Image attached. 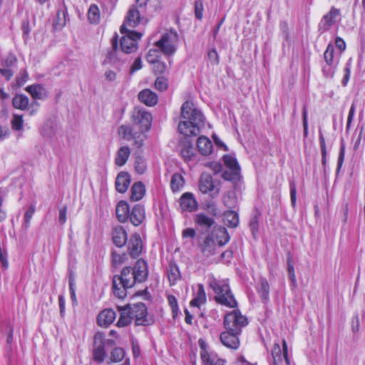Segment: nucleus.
<instances>
[{"mask_svg":"<svg viewBox=\"0 0 365 365\" xmlns=\"http://www.w3.org/2000/svg\"><path fill=\"white\" fill-rule=\"evenodd\" d=\"M148 275L147 263L138 259L134 267L123 268L120 275H115L113 279V292L119 299L127 296V289L133 287L136 282L141 283Z\"/></svg>","mask_w":365,"mask_h":365,"instance_id":"1","label":"nucleus"},{"mask_svg":"<svg viewBox=\"0 0 365 365\" xmlns=\"http://www.w3.org/2000/svg\"><path fill=\"white\" fill-rule=\"evenodd\" d=\"M181 116L185 120L178 124V130L185 136H197L204 125V116L191 101H185L181 106Z\"/></svg>","mask_w":365,"mask_h":365,"instance_id":"2","label":"nucleus"},{"mask_svg":"<svg viewBox=\"0 0 365 365\" xmlns=\"http://www.w3.org/2000/svg\"><path fill=\"white\" fill-rule=\"evenodd\" d=\"M209 285L215 293V299L218 304L230 308L237 307V301L226 281L212 279L210 281Z\"/></svg>","mask_w":365,"mask_h":365,"instance_id":"3","label":"nucleus"},{"mask_svg":"<svg viewBox=\"0 0 365 365\" xmlns=\"http://www.w3.org/2000/svg\"><path fill=\"white\" fill-rule=\"evenodd\" d=\"M179 36L175 30L164 33L155 46L165 56H173L178 46Z\"/></svg>","mask_w":365,"mask_h":365,"instance_id":"4","label":"nucleus"},{"mask_svg":"<svg viewBox=\"0 0 365 365\" xmlns=\"http://www.w3.org/2000/svg\"><path fill=\"white\" fill-rule=\"evenodd\" d=\"M200 253L197 257L200 262L211 264L217 262L215 255L217 253V243L212 235H209L200 244Z\"/></svg>","mask_w":365,"mask_h":365,"instance_id":"5","label":"nucleus"},{"mask_svg":"<svg viewBox=\"0 0 365 365\" xmlns=\"http://www.w3.org/2000/svg\"><path fill=\"white\" fill-rule=\"evenodd\" d=\"M120 39V49L125 53H132L138 48V41L140 40L143 34L127 29Z\"/></svg>","mask_w":365,"mask_h":365,"instance_id":"6","label":"nucleus"},{"mask_svg":"<svg viewBox=\"0 0 365 365\" xmlns=\"http://www.w3.org/2000/svg\"><path fill=\"white\" fill-rule=\"evenodd\" d=\"M132 319H134L137 326H147L153 322L151 319L148 317V311L145 304L143 302H138L133 304L126 305Z\"/></svg>","mask_w":365,"mask_h":365,"instance_id":"7","label":"nucleus"},{"mask_svg":"<svg viewBox=\"0 0 365 365\" xmlns=\"http://www.w3.org/2000/svg\"><path fill=\"white\" fill-rule=\"evenodd\" d=\"M224 324L227 330L240 334L242 328L245 327L248 322L247 317L239 310H234L225 315Z\"/></svg>","mask_w":365,"mask_h":365,"instance_id":"8","label":"nucleus"},{"mask_svg":"<svg viewBox=\"0 0 365 365\" xmlns=\"http://www.w3.org/2000/svg\"><path fill=\"white\" fill-rule=\"evenodd\" d=\"M132 118L133 127L139 133H142L145 137V133L150 130L151 126V114L144 110H137L133 112Z\"/></svg>","mask_w":365,"mask_h":365,"instance_id":"9","label":"nucleus"},{"mask_svg":"<svg viewBox=\"0 0 365 365\" xmlns=\"http://www.w3.org/2000/svg\"><path fill=\"white\" fill-rule=\"evenodd\" d=\"M119 135L126 140H134V144L140 148L143 145L145 136L142 133H139L134 127L128 125H122L118 129Z\"/></svg>","mask_w":365,"mask_h":365,"instance_id":"10","label":"nucleus"},{"mask_svg":"<svg viewBox=\"0 0 365 365\" xmlns=\"http://www.w3.org/2000/svg\"><path fill=\"white\" fill-rule=\"evenodd\" d=\"M199 190L202 193L209 194L214 197L219 194L220 188L219 183L214 182L210 175L204 173L200 178Z\"/></svg>","mask_w":365,"mask_h":365,"instance_id":"11","label":"nucleus"},{"mask_svg":"<svg viewBox=\"0 0 365 365\" xmlns=\"http://www.w3.org/2000/svg\"><path fill=\"white\" fill-rule=\"evenodd\" d=\"M93 359L96 361L101 363L104 361L106 351L104 349V335L96 333L94 336Z\"/></svg>","mask_w":365,"mask_h":365,"instance_id":"12","label":"nucleus"},{"mask_svg":"<svg viewBox=\"0 0 365 365\" xmlns=\"http://www.w3.org/2000/svg\"><path fill=\"white\" fill-rule=\"evenodd\" d=\"M140 16L139 11L133 6L128 12L125 22L120 28V31L123 34L127 29L135 28L140 22Z\"/></svg>","mask_w":365,"mask_h":365,"instance_id":"13","label":"nucleus"},{"mask_svg":"<svg viewBox=\"0 0 365 365\" xmlns=\"http://www.w3.org/2000/svg\"><path fill=\"white\" fill-rule=\"evenodd\" d=\"M339 15L340 11L335 7H331L329 12L322 17L319 24V30L322 32L329 30V29L336 23V18Z\"/></svg>","mask_w":365,"mask_h":365,"instance_id":"14","label":"nucleus"},{"mask_svg":"<svg viewBox=\"0 0 365 365\" xmlns=\"http://www.w3.org/2000/svg\"><path fill=\"white\" fill-rule=\"evenodd\" d=\"M283 351L278 343H275L272 349V356L273 358V365H278L283 359L286 361L287 364H289L287 358V345L286 341L284 339L282 341Z\"/></svg>","mask_w":365,"mask_h":365,"instance_id":"15","label":"nucleus"},{"mask_svg":"<svg viewBox=\"0 0 365 365\" xmlns=\"http://www.w3.org/2000/svg\"><path fill=\"white\" fill-rule=\"evenodd\" d=\"M237 333L227 330L220 334V341L224 346L229 349H237L240 346V340Z\"/></svg>","mask_w":365,"mask_h":365,"instance_id":"16","label":"nucleus"},{"mask_svg":"<svg viewBox=\"0 0 365 365\" xmlns=\"http://www.w3.org/2000/svg\"><path fill=\"white\" fill-rule=\"evenodd\" d=\"M198 345L200 349V355L202 362L205 365L212 364L216 359L215 354L210 351L208 344L205 339L200 338L198 340Z\"/></svg>","mask_w":365,"mask_h":365,"instance_id":"17","label":"nucleus"},{"mask_svg":"<svg viewBox=\"0 0 365 365\" xmlns=\"http://www.w3.org/2000/svg\"><path fill=\"white\" fill-rule=\"evenodd\" d=\"M143 250V243L140 236L135 233L131 235L128 241V250L130 255L133 258H136L140 256Z\"/></svg>","mask_w":365,"mask_h":365,"instance_id":"18","label":"nucleus"},{"mask_svg":"<svg viewBox=\"0 0 365 365\" xmlns=\"http://www.w3.org/2000/svg\"><path fill=\"white\" fill-rule=\"evenodd\" d=\"M180 205L183 211L192 212L195 210L197 207V203L192 194L185 192L180 199Z\"/></svg>","mask_w":365,"mask_h":365,"instance_id":"19","label":"nucleus"},{"mask_svg":"<svg viewBox=\"0 0 365 365\" xmlns=\"http://www.w3.org/2000/svg\"><path fill=\"white\" fill-rule=\"evenodd\" d=\"M115 317L116 314L112 309H106L98 314L97 322L100 327H108L113 322Z\"/></svg>","mask_w":365,"mask_h":365,"instance_id":"20","label":"nucleus"},{"mask_svg":"<svg viewBox=\"0 0 365 365\" xmlns=\"http://www.w3.org/2000/svg\"><path fill=\"white\" fill-rule=\"evenodd\" d=\"M140 102L148 106H155L158 102V96L150 89H144L138 94Z\"/></svg>","mask_w":365,"mask_h":365,"instance_id":"21","label":"nucleus"},{"mask_svg":"<svg viewBox=\"0 0 365 365\" xmlns=\"http://www.w3.org/2000/svg\"><path fill=\"white\" fill-rule=\"evenodd\" d=\"M130 178L128 173L120 172L115 180V188L118 192L124 193L128 188Z\"/></svg>","mask_w":365,"mask_h":365,"instance_id":"22","label":"nucleus"},{"mask_svg":"<svg viewBox=\"0 0 365 365\" xmlns=\"http://www.w3.org/2000/svg\"><path fill=\"white\" fill-rule=\"evenodd\" d=\"M128 235L125 230L120 226H118L113 231V243L119 247L124 246L127 242Z\"/></svg>","mask_w":365,"mask_h":365,"instance_id":"23","label":"nucleus"},{"mask_svg":"<svg viewBox=\"0 0 365 365\" xmlns=\"http://www.w3.org/2000/svg\"><path fill=\"white\" fill-rule=\"evenodd\" d=\"M145 218V210L144 208L138 205H135L130 215V220L132 224L135 226L140 225Z\"/></svg>","mask_w":365,"mask_h":365,"instance_id":"24","label":"nucleus"},{"mask_svg":"<svg viewBox=\"0 0 365 365\" xmlns=\"http://www.w3.org/2000/svg\"><path fill=\"white\" fill-rule=\"evenodd\" d=\"M26 91L34 99H44L47 96L46 90L39 84H34L26 87Z\"/></svg>","mask_w":365,"mask_h":365,"instance_id":"25","label":"nucleus"},{"mask_svg":"<svg viewBox=\"0 0 365 365\" xmlns=\"http://www.w3.org/2000/svg\"><path fill=\"white\" fill-rule=\"evenodd\" d=\"M197 145L199 152L203 155H207L212 152V143L208 138L204 135L198 138Z\"/></svg>","mask_w":365,"mask_h":365,"instance_id":"26","label":"nucleus"},{"mask_svg":"<svg viewBox=\"0 0 365 365\" xmlns=\"http://www.w3.org/2000/svg\"><path fill=\"white\" fill-rule=\"evenodd\" d=\"M130 155V150L128 146H121L117 151L115 163L118 166L124 165Z\"/></svg>","mask_w":365,"mask_h":365,"instance_id":"27","label":"nucleus"},{"mask_svg":"<svg viewBox=\"0 0 365 365\" xmlns=\"http://www.w3.org/2000/svg\"><path fill=\"white\" fill-rule=\"evenodd\" d=\"M116 217L121 222H125L129 217V206L125 201H120L118 203L115 208Z\"/></svg>","mask_w":365,"mask_h":365,"instance_id":"28","label":"nucleus"},{"mask_svg":"<svg viewBox=\"0 0 365 365\" xmlns=\"http://www.w3.org/2000/svg\"><path fill=\"white\" fill-rule=\"evenodd\" d=\"M130 200L138 201L141 200L145 193V188L141 182H135L130 190Z\"/></svg>","mask_w":365,"mask_h":365,"instance_id":"29","label":"nucleus"},{"mask_svg":"<svg viewBox=\"0 0 365 365\" xmlns=\"http://www.w3.org/2000/svg\"><path fill=\"white\" fill-rule=\"evenodd\" d=\"M206 302V294L204 287L202 284H197V289L195 296L190 302V305L192 307H200Z\"/></svg>","mask_w":365,"mask_h":365,"instance_id":"30","label":"nucleus"},{"mask_svg":"<svg viewBox=\"0 0 365 365\" xmlns=\"http://www.w3.org/2000/svg\"><path fill=\"white\" fill-rule=\"evenodd\" d=\"M225 224L230 227H236L239 224L238 214L232 210L224 213L223 218Z\"/></svg>","mask_w":365,"mask_h":365,"instance_id":"31","label":"nucleus"},{"mask_svg":"<svg viewBox=\"0 0 365 365\" xmlns=\"http://www.w3.org/2000/svg\"><path fill=\"white\" fill-rule=\"evenodd\" d=\"M14 108L20 110L30 109L29 108V98L23 94L16 95L12 100Z\"/></svg>","mask_w":365,"mask_h":365,"instance_id":"32","label":"nucleus"},{"mask_svg":"<svg viewBox=\"0 0 365 365\" xmlns=\"http://www.w3.org/2000/svg\"><path fill=\"white\" fill-rule=\"evenodd\" d=\"M119 309L121 311L120 316L117 322V326L118 327H124L128 325L132 320V317L129 314V311L128 310L126 306L122 309L119 307Z\"/></svg>","mask_w":365,"mask_h":365,"instance_id":"33","label":"nucleus"},{"mask_svg":"<svg viewBox=\"0 0 365 365\" xmlns=\"http://www.w3.org/2000/svg\"><path fill=\"white\" fill-rule=\"evenodd\" d=\"M185 181L183 177L179 173L173 175L170 180V187L173 192H178L184 185Z\"/></svg>","mask_w":365,"mask_h":365,"instance_id":"34","label":"nucleus"},{"mask_svg":"<svg viewBox=\"0 0 365 365\" xmlns=\"http://www.w3.org/2000/svg\"><path fill=\"white\" fill-rule=\"evenodd\" d=\"M325 61L329 66H334L337 63V61L334 59V48L332 44L329 43L324 53Z\"/></svg>","mask_w":365,"mask_h":365,"instance_id":"35","label":"nucleus"},{"mask_svg":"<svg viewBox=\"0 0 365 365\" xmlns=\"http://www.w3.org/2000/svg\"><path fill=\"white\" fill-rule=\"evenodd\" d=\"M88 19L91 24H97L100 20V11L96 4H91L88 11Z\"/></svg>","mask_w":365,"mask_h":365,"instance_id":"36","label":"nucleus"},{"mask_svg":"<svg viewBox=\"0 0 365 365\" xmlns=\"http://www.w3.org/2000/svg\"><path fill=\"white\" fill-rule=\"evenodd\" d=\"M195 222L200 226L210 227L214 224V220L207 215L199 213L196 215Z\"/></svg>","mask_w":365,"mask_h":365,"instance_id":"37","label":"nucleus"},{"mask_svg":"<svg viewBox=\"0 0 365 365\" xmlns=\"http://www.w3.org/2000/svg\"><path fill=\"white\" fill-rule=\"evenodd\" d=\"M215 233L216 237L217 238H220V240L217 242V245L219 246H222L225 245L227 242H228L230 240V236L228 235L227 230L225 227L218 228L215 231Z\"/></svg>","mask_w":365,"mask_h":365,"instance_id":"38","label":"nucleus"},{"mask_svg":"<svg viewBox=\"0 0 365 365\" xmlns=\"http://www.w3.org/2000/svg\"><path fill=\"white\" fill-rule=\"evenodd\" d=\"M181 154L185 161H189L195 155V148L193 145L187 142L181 150Z\"/></svg>","mask_w":365,"mask_h":365,"instance_id":"39","label":"nucleus"},{"mask_svg":"<svg viewBox=\"0 0 365 365\" xmlns=\"http://www.w3.org/2000/svg\"><path fill=\"white\" fill-rule=\"evenodd\" d=\"M168 277L170 284H175L180 277V272L178 267L170 264L168 270Z\"/></svg>","mask_w":365,"mask_h":365,"instance_id":"40","label":"nucleus"},{"mask_svg":"<svg viewBox=\"0 0 365 365\" xmlns=\"http://www.w3.org/2000/svg\"><path fill=\"white\" fill-rule=\"evenodd\" d=\"M223 159L225 164L230 170L240 173V166L236 158L231 155H226L223 157Z\"/></svg>","mask_w":365,"mask_h":365,"instance_id":"41","label":"nucleus"},{"mask_svg":"<svg viewBox=\"0 0 365 365\" xmlns=\"http://www.w3.org/2000/svg\"><path fill=\"white\" fill-rule=\"evenodd\" d=\"M125 357V351L123 349L117 347L113 349L110 353V360L112 362H118Z\"/></svg>","mask_w":365,"mask_h":365,"instance_id":"42","label":"nucleus"},{"mask_svg":"<svg viewBox=\"0 0 365 365\" xmlns=\"http://www.w3.org/2000/svg\"><path fill=\"white\" fill-rule=\"evenodd\" d=\"M23 116L18 114H14L11 119V127L14 130L20 131L23 128Z\"/></svg>","mask_w":365,"mask_h":365,"instance_id":"43","label":"nucleus"},{"mask_svg":"<svg viewBox=\"0 0 365 365\" xmlns=\"http://www.w3.org/2000/svg\"><path fill=\"white\" fill-rule=\"evenodd\" d=\"M223 202L225 205L229 208H233L237 204L236 197L234 192H229L223 197Z\"/></svg>","mask_w":365,"mask_h":365,"instance_id":"44","label":"nucleus"},{"mask_svg":"<svg viewBox=\"0 0 365 365\" xmlns=\"http://www.w3.org/2000/svg\"><path fill=\"white\" fill-rule=\"evenodd\" d=\"M35 207L34 205H31L29 209L26 212L24 215V220L22 227L27 230L30 227L31 220L35 212Z\"/></svg>","mask_w":365,"mask_h":365,"instance_id":"45","label":"nucleus"},{"mask_svg":"<svg viewBox=\"0 0 365 365\" xmlns=\"http://www.w3.org/2000/svg\"><path fill=\"white\" fill-rule=\"evenodd\" d=\"M147 165L145 160L140 156L136 157L135 161V169L139 174H143L146 170Z\"/></svg>","mask_w":365,"mask_h":365,"instance_id":"46","label":"nucleus"},{"mask_svg":"<svg viewBox=\"0 0 365 365\" xmlns=\"http://www.w3.org/2000/svg\"><path fill=\"white\" fill-rule=\"evenodd\" d=\"M168 85V80L163 76L158 77L155 81V88L160 91L167 90Z\"/></svg>","mask_w":365,"mask_h":365,"instance_id":"47","label":"nucleus"},{"mask_svg":"<svg viewBox=\"0 0 365 365\" xmlns=\"http://www.w3.org/2000/svg\"><path fill=\"white\" fill-rule=\"evenodd\" d=\"M269 286L267 280L263 279L261 281L259 293L263 299L267 300L269 297Z\"/></svg>","mask_w":365,"mask_h":365,"instance_id":"48","label":"nucleus"},{"mask_svg":"<svg viewBox=\"0 0 365 365\" xmlns=\"http://www.w3.org/2000/svg\"><path fill=\"white\" fill-rule=\"evenodd\" d=\"M319 143H320V148H321V153H322V161L323 164H325L326 163V157H327L326 143H325L324 137L321 131L319 132Z\"/></svg>","mask_w":365,"mask_h":365,"instance_id":"49","label":"nucleus"},{"mask_svg":"<svg viewBox=\"0 0 365 365\" xmlns=\"http://www.w3.org/2000/svg\"><path fill=\"white\" fill-rule=\"evenodd\" d=\"M207 58L211 64L217 65L219 63V56L215 48H212L208 51Z\"/></svg>","mask_w":365,"mask_h":365,"instance_id":"50","label":"nucleus"},{"mask_svg":"<svg viewBox=\"0 0 365 365\" xmlns=\"http://www.w3.org/2000/svg\"><path fill=\"white\" fill-rule=\"evenodd\" d=\"M203 3L202 0H196L195 2V15L197 19L202 18L203 13Z\"/></svg>","mask_w":365,"mask_h":365,"instance_id":"51","label":"nucleus"},{"mask_svg":"<svg viewBox=\"0 0 365 365\" xmlns=\"http://www.w3.org/2000/svg\"><path fill=\"white\" fill-rule=\"evenodd\" d=\"M158 49H150L147 56L146 59L148 62L150 63H155L156 62L157 58H158Z\"/></svg>","mask_w":365,"mask_h":365,"instance_id":"52","label":"nucleus"},{"mask_svg":"<svg viewBox=\"0 0 365 365\" xmlns=\"http://www.w3.org/2000/svg\"><path fill=\"white\" fill-rule=\"evenodd\" d=\"M0 262L1 263L2 267L4 269H6L9 267L7 252L1 247H0Z\"/></svg>","mask_w":365,"mask_h":365,"instance_id":"53","label":"nucleus"},{"mask_svg":"<svg viewBox=\"0 0 365 365\" xmlns=\"http://www.w3.org/2000/svg\"><path fill=\"white\" fill-rule=\"evenodd\" d=\"M239 174V172H235L229 169V170H225L223 173L222 177L226 180H234L238 178Z\"/></svg>","mask_w":365,"mask_h":365,"instance_id":"54","label":"nucleus"},{"mask_svg":"<svg viewBox=\"0 0 365 365\" xmlns=\"http://www.w3.org/2000/svg\"><path fill=\"white\" fill-rule=\"evenodd\" d=\"M345 155V145L343 143L341 144L339 155L337 160V170H339L343 164Z\"/></svg>","mask_w":365,"mask_h":365,"instance_id":"55","label":"nucleus"},{"mask_svg":"<svg viewBox=\"0 0 365 365\" xmlns=\"http://www.w3.org/2000/svg\"><path fill=\"white\" fill-rule=\"evenodd\" d=\"M0 74L6 78V80L9 81L14 75V71H11L10 68H0Z\"/></svg>","mask_w":365,"mask_h":365,"instance_id":"56","label":"nucleus"},{"mask_svg":"<svg viewBox=\"0 0 365 365\" xmlns=\"http://www.w3.org/2000/svg\"><path fill=\"white\" fill-rule=\"evenodd\" d=\"M168 300L170 306L172 308L173 314L177 313V312L178 311V307L176 298L174 296L169 295L168 297Z\"/></svg>","mask_w":365,"mask_h":365,"instance_id":"57","label":"nucleus"},{"mask_svg":"<svg viewBox=\"0 0 365 365\" xmlns=\"http://www.w3.org/2000/svg\"><path fill=\"white\" fill-rule=\"evenodd\" d=\"M290 197L292 205L293 207H294L297 200V190L295 184L293 182L290 184Z\"/></svg>","mask_w":365,"mask_h":365,"instance_id":"58","label":"nucleus"},{"mask_svg":"<svg viewBox=\"0 0 365 365\" xmlns=\"http://www.w3.org/2000/svg\"><path fill=\"white\" fill-rule=\"evenodd\" d=\"M354 113H355V106L354 104H352L349 109L348 118H347V123H346V130H349V128L351 127V123L354 118Z\"/></svg>","mask_w":365,"mask_h":365,"instance_id":"59","label":"nucleus"},{"mask_svg":"<svg viewBox=\"0 0 365 365\" xmlns=\"http://www.w3.org/2000/svg\"><path fill=\"white\" fill-rule=\"evenodd\" d=\"M142 67H143V63H142L141 58L140 57H138L135 60V61L132 64L131 68H130V73H133L140 70V68H142Z\"/></svg>","mask_w":365,"mask_h":365,"instance_id":"60","label":"nucleus"},{"mask_svg":"<svg viewBox=\"0 0 365 365\" xmlns=\"http://www.w3.org/2000/svg\"><path fill=\"white\" fill-rule=\"evenodd\" d=\"M69 290L71 293V297L73 302L76 301V297L75 293V280L74 278L70 277L69 279Z\"/></svg>","mask_w":365,"mask_h":365,"instance_id":"61","label":"nucleus"},{"mask_svg":"<svg viewBox=\"0 0 365 365\" xmlns=\"http://www.w3.org/2000/svg\"><path fill=\"white\" fill-rule=\"evenodd\" d=\"M126 258L125 254L122 255L116 254L115 252L113 253V262L115 264H122L125 259Z\"/></svg>","mask_w":365,"mask_h":365,"instance_id":"62","label":"nucleus"},{"mask_svg":"<svg viewBox=\"0 0 365 365\" xmlns=\"http://www.w3.org/2000/svg\"><path fill=\"white\" fill-rule=\"evenodd\" d=\"M28 78V73L26 71H22L20 73V76L16 78V82L18 86H22Z\"/></svg>","mask_w":365,"mask_h":365,"instance_id":"63","label":"nucleus"},{"mask_svg":"<svg viewBox=\"0 0 365 365\" xmlns=\"http://www.w3.org/2000/svg\"><path fill=\"white\" fill-rule=\"evenodd\" d=\"M16 62V58L13 55H9L4 61V66L7 68H10Z\"/></svg>","mask_w":365,"mask_h":365,"instance_id":"64","label":"nucleus"}]
</instances>
